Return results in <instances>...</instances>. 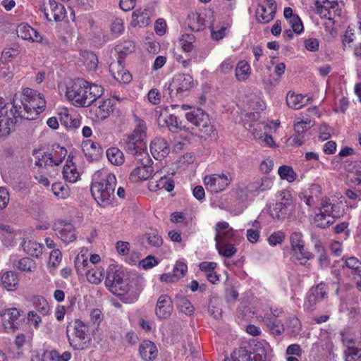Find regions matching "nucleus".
<instances>
[{
    "instance_id": "0e129e2a",
    "label": "nucleus",
    "mask_w": 361,
    "mask_h": 361,
    "mask_svg": "<svg viewBox=\"0 0 361 361\" xmlns=\"http://www.w3.org/2000/svg\"><path fill=\"white\" fill-rule=\"evenodd\" d=\"M290 240L291 245V250L304 248V241L302 240V235L300 233H293L290 235Z\"/></svg>"
},
{
    "instance_id": "bb28decb",
    "label": "nucleus",
    "mask_w": 361,
    "mask_h": 361,
    "mask_svg": "<svg viewBox=\"0 0 361 361\" xmlns=\"http://www.w3.org/2000/svg\"><path fill=\"white\" fill-rule=\"evenodd\" d=\"M18 37L30 42H41L42 36L27 23H21L16 28Z\"/></svg>"
},
{
    "instance_id": "3c124183",
    "label": "nucleus",
    "mask_w": 361,
    "mask_h": 361,
    "mask_svg": "<svg viewBox=\"0 0 361 361\" xmlns=\"http://www.w3.org/2000/svg\"><path fill=\"white\" fill-rule=\"evenodd\" d=\"M175 302L178 308L185 314H192L194 312V307L190 300L183 296H176Z\"/></svg>"
},
{
    "instance_id": "de8ad7c7",
    "label": "nucleus",
    "mask_w": 361,
    "mask_h": 361,
    "mask_svg": "<svg viewBox=\"0 0 361 361\" xmlns=\"http://www.w3.org/2000/svg\"><path fill=\"white\" fill-rule=\"evenodd\" d=\"M143 239H145L150 246L154 247H159L163 244V238L156 230H150L145 233Z\"/></svg>"
},
{
    "instance_id": "a19ab883",
    "label": "nucleus",
    "mask_w": 361,
    "mask_h": 361,
    "mask_svg": "<svg viewBox=\"0 0 361 361\" xmlns=\"http://www.w3.org/2000/svg\"><path fill=\"white\" fill-rule=\"evenodd\" d=\"M88 260L87 251L81 250L75 259V267L78 274H85L87 269L92 266Z\"/></svg>"
},
{
    "instance_id": "c756f323",
    "label": "nucleus",
    "mask_w": 361,
    "mask_h": 361,
    "mask_svg": "<svg viewBox=\"0 0 361 361\" xmlns=\"http://www.w3.org/2000/svg\"><path fill=\"white\" fill-rule=\"evenodd\" d=\"M20 247L27 255L39 258L43 253L44 245L33 240H23Z\"/></svg>"
},
{
    "instance_id": "09e8293b",
    "label": "nucleus",
    "mask_w": 361,
    "mask_h": 361,
    "mask_svg": "<svg viewBox=\"0 0 361 361\" xmlns=\"http://www.w3.org/2000/svg\"><path fill=\"white\" fill-rule=\"evenodd\" d=\"M278 173L281 179L285 180L288 183L294 182L298 177V175L294 171L293 169L291 166L287 165L281 166L279 168Z\"/></svg>"
},
{
    "instance_id": "a18cd8bd",
    "label": "nucleus",
    "mask_w": 361,
    "mask_h": 361,
    "mask_svg": "<svg viewBox=\"0 0 361 361\" xmlns=\"http://www.w3.org/2000/svg\"><path fill=\"white\" fill-rule=\"evenodd\" d=\"M357 37H360L361 39L360 27H359V29L355 30L349 26L343 35V46L345 47H352L353 45V43L357 39Z\"/></svg>"
},
{
    "instance_id": "4c0bfd02",
    "label": "nucleus",
    "mask_w": 361,
    "mask_h": 361,
    "mask_svg": "<svg viewBox=\"0 0 361 361\" xmlns=\"http://www.w3.org/2000/svg\"><path fill=\"white\" fill-rule=\"evenodd\" d=\"M313 257L312 254L305 251V248L291 250L290 260L295 264H300L305 267H309L308 261Z\"/></svg>"
},
{
    "instance_id": "864d4df0",
    "label": "nucleus",
    "mask_w": 361,
    "mask_h": 361,
    "mask_svg": "<svg viewBox=\"0 0 361 361\" xmlns=\"http://www.w3.org/2000/svg\"><path fill=\"white\" fill-rule=\"evenodd\" d=\"M224 361H252V359L248 350L240 348L233 352L230 358H226Z\"/></svg>"
},
{
    "instance_id": "ea45409f",
    "label": "nucleus",
    "mask_w": 361,
    "mask_h": 361,
    "mask_svg": "<svg viewBox=\"0 0 361 361\" xmlns=\"http://www.w3.org/2000/svg\"><path fill=\"white\" fill-rule=\"evenodd\" d=\"M195 37L193 35H183L180 44L184 52L188 53L189 56L192 58L197 53V47L194 44Z\"/></svg>"
},
{
    "instance_id": "69168bd1",
    "label": "nucleus",
    "mask_w": 361,
    "mask_h": 361,
    "mask_svg": "<svg viewBox=\"0 0 361 361\" xmlns=\"http://www.w3.org/2000/svg\"><path fill=\"white\" fill-rule=\"evenodd\" d=\"M311 293L315 296L317 300L321 301L327 296V286L325 283H321L315 288H312Z\"/></svg>"
},
{
    "instance_id": "5fc2aeb1",
    "label": "nucleus",
    "mask_w": 361,
    "mask_h": 361,
    "mask_svg": "<svg viewBox=\"0 0 361 361\" xmlns=\"http://www.w3.org/2000/svg\"><path fill=\"white\" fill-rule=\"evenodd\" d=\"M54 195L59 199H66L70 195L69 188L61 183H55L51 186Z\"/></svg>"
},
{
    "instance_id": "79ce46f5",
    "label": "nucleus",
    "mask_w": 361,
    "mask_h": 361,
    "mask_svg": "<svg viewBox=\"0 0 361 361\" xmlns=\"http://www.w3.org/2000/svg\"><path fill=\"white\" fill-rule=\"evenodd\" d=\"M81 147L85 155L88 159H93L101 153V148L99 145L91 140L83 141Z\"/></svg>"
},
{
    "instance_id": "6ab92c4d",
    "label": "nucleus",
    "mask_w": 361,
    "mask_h": 361,
    "mask_svg": "<svg viewBox=\"0 0 361 361\" xmlns=\"http://www.w3.org/2000/svg\"><path fill=\"white\" fill-rule=\"evenodd\" d=\"M21 238V232L15 230L9 225L0 224V240L6 247H14Z\"/></svg>"
},
{
    "instance_id": "4d7b16f0",
    "label": "nucleus",
    "mask_w": 361,
    "mask_h": 361,
    "mask_svg": "<svg viewBox=\"0 0 361 361\" xmlns=\"http://www.w3.org/2000/svg\"><path fill=\"white\" fill-rule=\"evenodd\" d=\"M33 338V332L27 334L18 333L14 339V344L18 349H21L25 344H30Z\"/></svg>"
},
{
    "instance_id": "9d476101",
    "label": "nucleus",
    "mask_w": 361,
    "mask_h": 361,
    "mask_svg": "<svg viewBox=\"0 0 361 361\" xmlns=\"http://www.w3.org/2000/svg\"><path fill=\"white\" fill-rule=\"evenodd\" d=\"M231 181L232 176L228 172L207 175L203 179L207 190L212 193L224 191L231 184Z\"/></svg>"
},
{
    "instance_id": "e433bc0d",
    "label": "nucleus",
    "mask_w": 361,
    "mask_h": 361,
    "mask_svg": "<svg viewBox=\"0 0 361 361\" xmlns=\"http://www.w3.org/2000/svg\"><path fill=\"white\" fill-rule=\"evenodd\" d=\"M251 67L245 60L239 61L235 68V75L238 81L245 82L251 75Z\"/></svg>"
},
{
    "instance_id": "9b49d317",
    "label": "nucleus",
    "mask_w": 361,
    "mask_h": 361,
    "mask_svg": "<svg viewBox=\"0 0 361 361\" xmlns=\"http://www.w3.org/2000/svg\"><path fill=\"white\" fill-rule=\"evenodd\" d=\"M66 155L67 150L65 147L55 145L50 152L39 153L35 164L39 167L58 166L63 161Z\"/></svg>"
},
{
    "instance_id": "393cba45",
    "label": "nucleus",
    "mask_w": 361,
    "mask_h": 361,
    "mask_svg": "<svg viewBox=\"0 0 361 361\" xmlns=\"http://www.w3.org/2000/svg\"><path fill=\"white\" fill-rule=\"evenodd\" d=\"M299 197L308 207H314L322 197V188L319 185L312 184L308 191L300 192Z\"/></svg>"
},
{
    "instance_id": "b1692460",
    "label": "nucleus",
    "mask_w": 361,
    "mask_h": 361,
    "mask_svg": "<svg viewBox=\"0 0 361 361\" xmlns=\"http://www.w3.org/2000/svg\"><path fill=\"white\" fill-rule=\"evenodd\" d=\"M216 243H232L234 241L235 231L226 221L219 222L216 225Z\"/></svg>"
},
{
    "instance_id": "774afa93",
    "label": "nucleus",
    "mask_w": 361,
    "mask_h": 361,
    "mask_svg": "<svg viewBox=\"0 0 361 361\" xmlns=\"http://www.w3.org/2000/svg\"><path fill=\"white\" fill-rule=\"evenodd\" d=\"M345 361H356L361 358V349L352 347L345 350Z\"/></svg>"
},
{
    "instance_id": "6e6d98bb",
    "label": "nucleus",
    "mask_w": 361,
    "mask_h": 361,
    "mask_svg": "<svg viewBox=\"0 0 361 361\" xmlns=\"http://www.w3.org/2000/svg\"><path fill=\"white\" fill-rule=\"evenodd\" d=\"M216 247L219 254L226 257H231L236 252V249L231 243H216Z\"/></svg>"
},
{
    "instance_id": "e2e57ef3",
    "label": "nucleus",
    "mask_w": 361,
    "mask_h": 361,
    "mask_svg": "<svg viewBox=\"0 0 361 361\" xmlns=\"http://www.w3.org/2000/svg\"><path fill=\"white\" fill-rule=\"evenodd\" d=\"M159 261L152 255H148L145 258L140 260L138 267L145 270L152 269L158 265Z\"/></svg>"
},
{
    "instance_id": "473e14b6",
    "label": "nucleus",
    "mask_w": 361,
    "mask_h": 361,
    "mask_svg": "<svg viewBox=\"0 0 361 361\" xmlns=\"http://www.w3.org/2000/svg\"><path fill=\"white\" fill-rule=\"evenodd\" d=\"M140 355L145 361L154 360L158 354V350L154 343L150 341H144L140 345Z\"/></svg>"
},
{
    "instance_id": "4be33fe9",
    "label": "nucleus",
    "mask_w": 361,
    "mask_h": 361,
    "mask_svg": "<svg viewBox=\"0 0 361 361\" xmlns=\"http://www.w3.org/2000/svg\"><path fill=\"white\" fill-rule=\"evenodd\" d=\"M262 321L272 335L279 336L284 332L285 328L283 323L271 311L266 313L262 317Z\"/></svg>"
},
{
    "instance_id": "a211bd4d",
    "label": "nucleus",
    "mask_w": 361,
    "mask_h": 361,
    "mask_svg": "<svg viewBox=\"0 0 361 361\" xmlns=\"http://www.w3.org/2000/svg\"><path fill=\"white\" fill-rule=\"evenodd\" d=\"M157 123L162 127H169V130L172 132H178L182 130H187L185 126L182 124V122L179 121L176 116L169 114L166 109L161 111L157 118Z\"/></svg>"
},
{
    "instance_id": "2eb2a0df",
    "label": "nucleus",
    "mask_w": 361,
    "mask_h": 361,
    "mask_svg": "<svg viewBox=\"0 0 361 361\" xmlns=\"http://www.w3.org/2000/svg\"><path fill=\"white\" fill-rule=\"evenodd\" d=\"M207 22L211 31V37L213 40L219 41L224 39L230 32L231 24L228 21L216 22V16L212 11H208L206 15Z\"/></svg>"
},
{
    "instance_id": "a878e982",
    "label": "nucleus",
    "mask_w": 361,
    "mask_h": 361,
    "mask_svg": "<svg viewBox=\"0 0 361 361\" xmlns=\"http://www.w3.org/2000/svg\"><path fill=\"white\" fill-rule=\"evenodd\" d=\"M173 310L172 302L167 295H161L159 297L155 313L159 319H166L169 317Z\"/></svg>"
},
{
    "instance_id": "dca6fc26",
    "label": "nucleus",
    "mask_w": 361,
    "mask_h": 361,
    "mask_svg": "<svg viewBox=\"0 0 361 361\" xmlns=\"http://www.w3.org/2000/svg\"><path fill=\"white\" fill-rule=\"evenodd\" d=\"M159 171H157L152 180L148 183L149 189L151 191H157L158 190H165L167 192H171L174 189V180L173 174L164 175L159 176Z\"/></svg>"
},
{
    "instance_id": "423d86ee",
    "label": "nucleus",
    "mask_w": 361,
    "mask_h": 361,
    "mask_svg": "<svg viewBox=\"0 0 361 361\" xmlns=\"http://www.w3.org/2000/svg\"><path fill=\"white\" fill-rule=\"evenodd\" d=\"M67 336L70 345L75 350H85L90 345L89 326L80 319H75L73 331L68 329Z\"/></svg>"
},
{
    "instance_id": "5701e85b",
    "label": "nucleus",
    "mask_w": 361,
    "mask_h": 361,
    "mask_svg": "<svg viewBox=\"0 0 361 361\" xmlns=\"http://www.w3.org/2000/svg\"><path fill=\"white\" fill-rule=\"evenodd\" d=\"M115 102L111 99H102L94 106V114L98 120H104L114 111Z\"/></svg>"
},
{
    "instance_id": "f8f14e48",
    "label": "nucleus",
    "mask_w": 361,
    "mask_h": 361,
    "mask_svg": "<svg viewBox=\"0 0 361 361\" xmlns=\"http://www.w3.org/2000/svg\"><path fill=\"white\" fill-rule=\"evenodd\" d=\"M194 87V80L189 74L179 73L175 75L169 84L171 95L182 96L187 94Z\"/></svg>"
},
{
    "instance_id": "7ed1b4c3",
    "label": "nucleus",
    "mask_w": 361,
    "mask_h": 361,
    "mask_svg": "<svg viewBox=\"0 0 361 361\" xmlns=\"http://www.w3.org/2000/svg\"><path fill=\"white\" fill-rule=\"evenodd\" d=\"M103 92L102 86L77 79L66 84L65 96L74 106L85 107L90 106Z\"/></svg>"
},
{
    "instance_id": "c85d7f7f",
    "label": "nucleus",
    "mask_w": 361,
    "mask_h": 361,
    "mask_svg": "<svg viewBox=\"0 0 361 361\" xmlns=\"http://www.w3.org/2000/svg\"><path fill=\"white\" fill-rule=\"evenodd\" d=\"M9 262L13 267L27 273L35 271L37 267L35 262L31 258L25 257L18 260L17 255H11Z\"/></svg>"
},
{
    "instance_id": "1a4fd4ad",
    "label": "nucleus",
    "mask_w": 361,
    "mask_h": 361,
    "mask_svg": "<svg viewBox=\"0 0 361 361\" xmlns=\"http://www.w3.org/2000/svg\"><path fill=\"white\" fill-rule=\"evenodd\" d=\"M334 221V204L327 197H322L319 212L314 216L313 223L316 226L324 228L333 224Z\"/></svg>"
},
{
    "instance_id": "680f3d73",
    "label": "nucleus",
    "mask_w": 361,
    "mask_h": 361,
    "mask_svg": "<svg viewBox=\"0 0 361 361\" xmlns=\"http://www.w3.org/2000/svg\"><path fill=\"white\" fill-rule=\"evenodd\" d=\"M312 126V121L310 119L296 121L294 123V130L297 134L305 135V132Z\"/></svg>"
},
{
    "instance_id": "7c9ffc66",
    "label": "nucleus",
    "mask_w": 361,
    "mask_h": 361,
    "mask_svg": "<svg viewBox=\"0 0 361 361\" xmlns=\"http://www.w3.org/2000/svg\"><path fill=\"white\" fill-rule=\"evenodd\" d=\"M1 285L8 291L16 290L19 285L17 274L11 271L1 273Z\"/></svg>"
},
{
    "instance_id": "603ef678",
    "label": "nucleus",
    "mask_w": 361,
    "mask_h": 361,
    "mask_svg": "<svg viewBox=\"0 0 361 361\" xmlns=\"http://www.w3.org/2000/svg\"><path fill=\"white\" fill-rule=\"evenodd\" d=\"M235 65V60L232 57L226 58L217 67L216 74L223 75L232 72Z\"/></svg>"
},
{
    "instance_id": "f704fd0d",
    "label": "nucleus",
    "mask_w": 361,
    "mask_h": 361,
    "mask_svg": "<svg viewBox=\"0 0 361 361\" xmlns=\"http://www.w3.org/2000/svg\"><path fill=\"white\" fill-rule=\"evenodd\" d=\"M63 176L66 181L71 183L77 182L80 176V172L78 171L72 159H70V156H68L66 163L63 166Z\"/></svg>"
},
{
    "instance_id": "0eeeda50",
    "label": "nucleus",
    "mask_w": 361,
    "mask_h": 361,
    "mask_svg": "<svg viewBox=\"0 0 361 361\" xmlns=\"http://www.w3.org/2000/svg\"><path fill=\"white\" fill-rule=\"evenodd\" d=\"M250 105L255 111L245 114L244 126L252 135L254 138L257 140L262 138L264 132L269 128L267 123L259 121V111L263 109L264 104L256 99L257 107L252 104Z\"/></svg>"
},
{
    "instance_id": "4468645a",
    "label": "nucleus",
    "mask_w": 361,
    "mask_h": 361,
    "mask_svg": "<svg viewBox=\"0 0 361 361\" xmlns=\"http://www.w3.org/2000/svg\"><path fill=\"white\" fill-rule=\"evenodd\" d=\"M23 312L22 310L16 307H8L1 310L0 317L5 332L13 333L20 329L18 320Z\"/></svg>"
},
{
    "instance_id": "2f4dec72",
    "label": "nucleus",
    "mask_w": 361,
    "mask_h": 361,
    "mask_svg": "<svg viewBox=\"0 0 361 361\" xmlns=\"http://www.w3.org/2000/svg\"><path fill=\"white\" fill-rule=\"evenodd\" d=\"M342 268L348 276L352 277L361 271V262L355 257H349L341 259Z\"/></svg>"
},
{
    "instance_id": "c9c22d12",
    "label": "nucleus",
    "mask_w": 361,
    "mask_h": 361,
    "mask_svg": "<svg viewBox=\"0 0 361 361\" xmlns=\"http://www.w3.org/2000/svg\"><path fill=\"white\" fill-rule=\"evenodd\" d=\"M307 96L302 95L301 94H296L294 92H288L287 93L286 101L287 105L293 109H300L303 107L307 102L309 100V98H305Z\"/></svg>"
},
{
    "instance_id": "37998d69",
    "label": "nucleus",
    "mask_w": 361,
    "mask_h": 361,
    "mask_svg": "<svg viewBox=\"0 0 361 361\" xmlns=\"http://www.w3.org/2000/svg\"><path fill=\"white\" fill-rule=\"evenodd\" d=\"M49 6L55 21L60 22L64 19L66 12L63 5L56 2L55 0H49Z\"/></svg>"
},
{
    "instance_id": "412c9836",
    "label": "nucleus",
    "mask_w": 361,
    "mask_h": 361,
    "mask_svg": "<svg viewBox=\"0 0 361 361\" xmlns=\"http://www.w3.org/2000/svg\"><path fill=\"white\" fill-rule=\"evenodd\" d=\"M276 11L274 0H264L257 11V19L261 23H267L274 17Z\"/></svg>"
},
{
    "instance_id": "f03ea898",
    "label": "nucleus",
    "mask_w": 361,
    "mask_h": 361,
    "mask_svg": "<svg viewBox=\"0 0 361 361\" xmlns=\"http://www.w3.org/2000/svg\"><path fill=\"white\" fill-rule=\"evenodd\" d=\"M134 122L133 131L123 139V147L128 154L135 156L137 166L130 173V179L133 182H137L148 179L153 173V167L147 151L146 123L137 116H134Z\"/></svg>"
},
{
    "instance_id": "c03bdc74",
    "label": "nucleus",
    "mask_w": 361,
    "mask_h": 361,
    "mask_svg": "<svg viewBox=\"0 0 361 361\" xmlns=\"http://www.w3.org/2000/svg\"><path fill=\"white\" fill-rule=\"evenodd\" d=\"M106 154L109 161L114 165L120 166L125 161L123 152L117 147L109 148Z\"/></svg>"
},
{
    "instance_id": "8fccbe9b",
    "label": "nucleus",
    "mask_w": 361,
    "mask_h": 361,
    "mask_svg": "<svg viewBox=\"0 0 361 361\" xmlns=\"http://www.w3.org/2000/svg\"><path fill=\"white\" fill-rule=\"evenodd\" d=\"M33 305L36 312H38L42 316L47 315L50 312L48 302L42 296L34 297Z\"/></svg>"
},
{
    "instance_id": "39448f33",
    "label": "nucleus",
    "mask_w": 361,
    "mask_h": 361,
    "mask_svg": "<svg viewBox=\"0 0 361 361\" xmlns=\"http://www.w3.org/2000/svg\"><path fill=\"white\" fill-rule=\"evenodd\" d=\"M144 285L145 280L142 277L132 279L130 283H126L118 277H114L112 281L109 279L106 281V286L114 294L121 295L122 293H130L133 295V299L131 302L137 300Z\"/></svg>"
},
{
    "instance_id": "338daca9",
    "label": "nucleus",
    "mask_w": 361,
    "mask_h": 361,
    "mask_svg": "<svg viewBox=\"0 0 361 361\" xmlns=\"http://www.w3.org/2000/svg\"><path fill=\"white\" fill-rule=\"evenodd\" d=\"M51 350H38L32 353L31 361H51Z\"/></svg>"
},
{
    "instance_id": "49530a36",
    "label": "nucleus",
    "mask_w": 361,
    "mask_h": 361,
    "mask_svg": "<svg viewBox=\"0 0 361 361\" xmlns=\"http://www.w3.org/2000/svg\"><path fill=\"white\" fill-rule=\"evenodd\" d=\"M235 192L241 200L247 198L249 194L257 195L255 181L249 182L247 185H239L236 189Z\"/></svg>"
},
{
    "instance_id": "20e7f679",
    "label": "nucleus",
    "mask_w": 361,
    "mask_h": 361,
    "mask_svg": "<svg viewBox=\"0 0 361 361\" xmlns=\"http://www.w3.org/2000/svg\"><path fill=\"white\" fill-rule=\"evenodd\" d=\"M101 176V180L94 181L91 185V192L97 204L102 207L110 205L114 198L116 178L114 173L106 170L97 171L94 179Z\"/></svg>"
},
{
    "instance_id": "ddd939ff",
    "label": "nucleus",
    "mask_w": 361,
    "mask_h": 361,
    "mask_svg": "<svg viewBox=\"0 0 361 361\" xmlns=\"http://www.w3.org/2000/svg\"><path fill=\"white\" fill-rule=\"evenodd\" d=\"M315 5L316 13L322 18L332 20L341 14L342 4L338 0H317Z\"/></svg>"
},
{
    "instance_id": "6e6552de",
    "label": "nucleus",
    "mask_w": 361,
    "mask_h": 361,
    "mask_svg": "<svg viewBox=\"0 0 361 361\" xmlns=\"http://www.w3.org/2000/svg\"><path fill=\"white\" fill-rule=\"evenodd\" d=\"M185 118L190 123L198 128L202 137L212 136L214 133V128L211 124L207 114L201 109H193L185 114Z\"/></svg>"
},
{
    "instance_id": "f257e3e1",
    "label": "nucleus",
    "mask_w": 361,
    "mask_h": 361,
    "mask_svg": "<svg viewBox=\"0 0 361 361\" xmlns=\"http://www.w3.org/2000/svg\"><path fill=\"white\" fill-rule=\"evenodd\" d=\"M22 104L24 114H21L15 104L7 103L0 97V137L10 133L18 118L32 120L37 116L44 110L46 100L42 94L27 87L22 92Z\"/></svg>"
},
{
    "instance_id": "72a5a7b5",
    "label": "nucleus",
    "mask_w": 361,
    "mask_h": 361,
    "mask_svg": "<svg viewBox=\"0 0 361 361\" xmlns=\"http://www.w3.org/2000/svg\"><path fill=\"white\" fill-rule=\"evenodd\" d=\"M208 12L204 14L192 13L189 16L188 19V24L189 27L192 31L198 32L203 30L206 26L209 27V24L207 22L206 15Z\"/></svg>"
},
{
    "instance_id": "58836bf2",
    "label": "nucleus",
    "mask_w": 361,
    "mask_h": 361,
    "mask_svg": "<svg viewBox=\"0 0 361 361\" xmlns=\"http://www.w3.org/2000/svg\"><path fill=\"white\" fill-rule=\"evenodd\" d=\"M87 281L92 284H99L104 276V269L100 266L92 265L85 273Z\"/></svg>"
},
{
    "instance_id": "f3484780",
    "label": "nucleus",
    "mask_w": 361,
    "mask_h": 361,
    "mask_svg": "<svg viewBox=\"0 0 361 361\" xmlns=\"http://www.w3.org/2000/svg\"><path fill=\"white\" fill-rule=\"evenodd\" d=\"M54 231L57 236L65 244L73 243L77 238L75 228L71 223L59 221L55 225Z\"/></svg>"
},
{
    "instance_id": "13d9d810",
    "label": "nucleus",
    "mask_w": 361,
    "mask_h": 361,
    "mask_svg": "<svg viewBox=\"0 0 361 361\" xmlns=\"http://www.w3.org/2000/svg\"><path fill=\"white\" fill-rule=\"evenodd\" d=\"M291 212L284 208L281 204L276 202L274 207L270 209V216L274 219H285Z\"/></svg>"
},
{
    "instance_id": "cd10ccee",
    "label": "nucleus",
    "mask_w": 361,
    "mask_h": 361,
    "mask_svg": "<svg viewBox=\"0 0 361 361\" xmlns=\"http://www.w3.org/2000/svg\"><path fill=\"white\" fill-rule=\"evenodd\" d=\"M150 151L156 159H161L169 153L167 142L164 138L156 137L150 144Z\"/></svg>"
},
{
    "instance_id": "052dcab7",
    "label": "nucleus",
    "mask_w": 361,
    "mask_h": 361,
    "mask_svg": "<svg viewBox=\"0 0 361 361\" xmlns=\"http://www.w3.org/2000/svg\"><path fill=\"white\" fill-rule=\"evenodd\" d=\"M280 201L278 202L284 208L292 212L293 210V197L290 191L283 190L280 193Z\"/></svg>"
},
{
    "instance_id": "bf43d9fd",
    "label": "nucleus",
    "mask_w": 361,
    "mask_h": 361,
    "mask_svg": "<svg viewBox=\"0 0 361 361\" xmlns=\"http://www.w3.org/2000/svg\"><path fill=\"white\" fill-rule=\"evenodd\" d=\"M252 228L247 229V238L250 243H255L257 242L259 237L261 226L258 221L255 220L252 223Z\"/></svg>"
},
{
    "instance_id": "aec40b11",
    "label": "nucleus",
    "mask_w": 361,
    "mask_h": 361,
    "mask_svg": "<svg viewBox=\"0 0 361 361\" xmlns=\"http://www.w3.org/2000/svg\"><path fill=\"white\" fill-rule=\"evenodd\" d=\"M272 350L268 342L264 340L257 341L250 352L252 361H267L271 356Z\"/></svg>"
}]
</instances>
